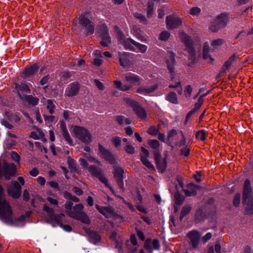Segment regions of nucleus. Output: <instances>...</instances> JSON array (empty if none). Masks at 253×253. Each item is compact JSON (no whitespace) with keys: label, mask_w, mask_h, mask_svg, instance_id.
<instances>
[{"label":"nucleus","mask_w":253,"mask_h":253,"mask_svg":"<svg viewBox=\"0 0 253 253\" xmlns=\"http://www.w3.org/2000/svg\"><path fill=\"white\" fill-rule=\"evenodd\" d=\"M73 203L71 202H68L65 205L66 212L71 217L80 220L84 223L88 224L90 222L89 219L83 211V205L81 204L76 205L72 208Z\"/></svg>","instance_id":"obj_1"},{"label":"nucleus","mask_w":253,"mask_h":253,"mask_svg":"<svg viewBox=\"0 0 253 253\" xmlns=\"http://www.w3.org/2000/svg\"><path fill=\"white\" fill-rule=\"evenodd\" d=\"M167 67L169 72L171 73V82L172 83L169 85V88H177V93L181 95L182 93L183 89L181 85V82L179 78L175 79L173 76V69L175 65L174 54L172 52H169L168 53L166 59Z\"/></svg>","instance_id":"obj_2"},{"label":"nucleus","mask_w":253,"mask_h":253,"mask_svg":"<svg viewBox=\"0 0 253 253\" xmlns=\"http://www.w3.org/2000/svg\"><path fill=\"white\" fill-rule=\"evenodd\" d=\"M3 189L0 185V216L5 221L12 220V211L9 204L3 199Z\"/></svg>","instance_id":"obj_3"},{"label":"nucleus","mask_w":253,"mask_h":253,"mask_svg":"<svg viewBox=\"0 0 253 253\" xmlns=\"http://www.w3.org/2000/svg\"><path fill=\"white\" fill-rule=\"evenodd\" d=\"M79 23L85 28L86 35H91L94 33V25L92 22V17L89 12L81 14L79 18Z\"/></svg>","instance_id":"obj_4"},{"label":"nucleus","mask_w":253,"mask_h":253,"mask_svg":"<svg viewBox=\"0 0 253 253\" xmlns=\"http://www.w3.org/2000/svg\"><path fill=\"white\" fill-rule=\"evenodd\" d=\"M114 30L117 34L119 43L122 44L126 49L135 51V47L137 42L130 38H126L118 26H115Z\"/></svg>","instance_id":"obj_5"},{"label":"nucleus","mask_w":253,"mask_h":253,"mask_svg":"<svg viewBox=\"0 0 253 253\" xmlns=\"http://www.w3.org/2000/svg\"><path fill=\"white\" fill-rule=\"evenodd\" d=\"M73 132L75 136L83 143H90L92 141V135L88 130L80 126H74Z\"/></svg>","instance_id":"obj_6"},{"label":"nucleus","mask_w":253,"mask_h":253,"mask_svg":"<svg viewBox=\"0 0 253 253\" xmlns=\"http://www.w3.org/2000/svg\"><path fill=\"white\" fill-rule=\"evenodd\" d=\"M180 39L185 44L186 49L189 53V59L191 63H193L196 59L195 51L193 47V43L189 36H187L185 33L182 32L180 34Z\"/></svg>","instance_id":"obj_7"},{"label":"nucleus","mask_w":253,"mask_h":253,"mask_svg":"<svg viewBox=\"0 0 253 253\" xmlns=\"http://www.w3.org/2000/svg\"><path fill=\"white\" fill-rule=\"evenodd\" d=\"M88 170L92 176L98 178L102 183L108 187L113 193L114 192V189L109 185L107 179L103 174L102 170L100 168H97L94 166H90L88 167Z\"/></svg>","instance_id":"obj_8"},{"label":"nucleus","mask_w":253,"mask_h":253,"mask_svg":"<svg viewBox=\"0 0 253 253\" xmlns=\"http://www.w3.org/2000/svg\"><path fill=\"white\" fill-rule=\"evenodd\" d=\"M100 35L101 41L100 42L103 46H108L111 42V38L109 35L108 29L106 24H102L100 27Z\"/></svg>","instance_id":"obj_9"},{"label":"nucleus","mask_w":253,"mask_h":253,"mask_svg":"<svg viewBox=\"0 0 253 253\" xmlns=\"http://www.w3.org/2000/svg\"><path fill=\"white\" fill-rule=\"evenodd\" d=\"M166 24L168 29L178 28L182 25V19L177 15L172 14L166 18Z\"/></svg>","instance_id":"obj_10"},{"label":"nucleus","mask_w":253,"mask_h":253,"mask_svg":"<svg viewBox=\"0 0 253 253\" xmlns=\"http://www.w3.org/2000/svg\"><path fill=\"white\" fill-rule=\"evenodd\" d=\"M186 236L189 239V242L191 245L192 248H197L201 238L200 233L196 230H192L189 232Z\"/></svg>","instance_id":"obj_11"},{"label":"nucleus","mask_w":253,"mask_h":253,"mask_svg":"<svg viewBox=\"0 0 253 253\" xmlns=\"http://www.w3.org/2000/svg\"><path fill=\"white\" fill-rule=\"evenodd\" d=\"M7 192L10 196L15 199L18 198L21 194V187L17 181H12L7 188Z\"/></svg>","instance_id":"obj_12"},{"label":"nucleus","mask_w":253,"mask_h":253,"mask_svg":"<svg viewBox=\"0 0 253 253\" xmlns=\"http://www.w3.org/2000/svg\"><path fill=\"white\" fill-rule=\"evenodd\" d=\"M124 173V169L120 167H115L114 171H113L114 176L117 179V182L119 188L123 192L125 191L124 182H123V174Z\"/></svg>","instance_id":"obj_13"},{"label":"nucleus","mask_w":253,"mask_h":253,"mask_svg":"<svg viewBox=\"0 0 253 253\" xmlns=\"http://www.w3.org/2000/svg\"><path fill=\"white\" fill-rule=\"evenodd\" d=\"M99 151L100 156L106 161H108L111 164L115 163L116 157L110 151L106 150L101 144H99Z\"/></svg>","instance_id":"obj_14"},{"label":"nucleus","mask_w":253,"mask_h":253,"mask_svg":"<svg viewBox=\"0 0 253 253\" xmlns=\"http://www.w3.org/2000/svg\"><path fill=\"white\" fill-rule=\"evenodd\" d=\"M43 210L46 212L48 218L52 222H60V217H63L65 216L63 213L55 214L53 210L46 204L44 205Z\"/></svg>","instance_id":"obj_15"},{"label":"nucleus","mask_w":253,"mask_h":253,"mask_svg":"<svg viewBox=\"0 0 253 253\" xmlns=\"http://www.w3.org/2000/svg\"><path fill=\"white\" fill-rule=\"evenodd\" d=\"M125 81L129 83L131 86V88L133 85H139L141 84L142 79L138 75L132 74L131 73H128L125 75Z\"/></svg>","instance_id":"obj_16"},{"label":"nucleus","mask_w":253,"mask_h":253,"mask_svg":"<svg viewBox=\"0 0 253 253\" xmlns=\"http://www.w3.org/2000/svg\"><path fill=\"white\" fill-rule=\"evenodd\" d=\"M157 88V84H154L150 86L142 85L137 88L136 92L144 95H150L155 91Z\"/></svg>","instance_id":"obj_17"},{"label":"nucleus","mask_w":253,"mask_h":253,"mask_svg":"<svg viewBox=\"0 0 253 253\" xmlns=\"http://www.w3.org/2000/svg\"><path fill=\"white\" fill-rule=\"evenodd\" d=\"M80 89L79 84L77 82L70 84L65 90L66 96L71 97L77 94Z\"/></svg>","instance_id":"obj_18"},{"label":"nucleus","mask_w":253,"mask_h":253,"mask_svg":"<svg viewBox=\"0 0 253 253\" xmlns=\"http://www.w3.org/2000/svg\"><path fill=\"white\" fill-rule=\"evenodd\" d=\"M251 191V182L249 179H246L243 187V203H246V201L249 200Z\"/></svg>","instance_id":"obj_19"},{"label":"nucleus","mask_w":253,"mask_h":253,"mask_svg":"<svg viewBox=\"0 0 253 253\" xmlns=\"http://www.w3.org/2000/svg\"><path fill=\"white\" fill-rule=\"evenodd\" d=\"M141 151L142 155L141 156V161L143 164L149 169H153V165L149 162L148 159L149 156V152L145 148L142 147Z\"/></svg>","instance_id":"obj_20"},{"label":"nucleus","mask_w":253,"mask_h":253,"mask_svg":"<svg viewBox=\"0 0 253 253\" xmlns=\"http://www.w3.org/2000/svg\"><path fill=\"white\" fill-rule=\"evenodd\" d=\"M96 208L107 218L110 217L114 214L113 209L110 207H101L97 205Z\"/></svg>","instance_id":"obj_21"},{"label":"nucleus","mask_w":253,"mask_h":253,"mask_svg":"<svg viewBox=\"0 0 253 253\" xmlns=\"http://www.w3.org/2000/svg\"><path fill=\"white\" fill-rule=\"evenodd\" d=\"M15 89L19 96L20 98H21L22 95H25L23 93L24 92H30V89L25 83H21L20 84H15Z\"/></svg>","instance_id":"obj_22"},{"label":"nucleus","mask_w":253,"mask_h":253,"mask_svg":"<svg viewBox=\"0 0 253 253\" xmlns=\"http://www.w3.org/2000/svg\"><path fill=\"white\" fill-rule=\"evenodd\" d=\"M118 57L120 65L124 68H127L129 64L128 54L125 52H119Z\"/></svg>","instance_id":"obj_23"},{"label":"nucleus","mask_w":253,"mask_h":253,"mask_svg":"<svg viewBox=\"0 0 253 253\" xmlns=\"http://www.w3.org/2000/svg\"><path fill=\"white\" fill-rule=\"evenodd\" d=\"M110 238L111 239L114 244H115L116 247L120 249L122 244V239L120 235L118 234L116 232H112L110 235Z\"/></svg>","instance_id":"obj_24"},{"label":"nucleus","mask_w":253,"mask_h":253,"mask_svg":"<svg viewBox=\"0 0 253 253\" xmlns=\"http://www.w3.org/2000/svg\"><path fill=\"white\" fill-rule=\"evenodd\" d=\"M39 67L37 64H34L31 66L25 68L23 72L24 77L27 78L35 74L37 72Z\"/></svg>","instance_id":"obj_25"},{"label":"nucleus","mask_w":253,"mask_h":253,"mask_svg":"<svg viewBox=\"0 0 253 253\" xmlns=\"http://www.w3.org/2000/svg\"><path fill=\"white\" fill-rule=\"evenodd\" d=\"M20 99L24 101L27 102L29 105H31L32 106L37 105L38 104L39 100L37 97L28 95H22L21 98Z\"/></svg>","instance_id":"obj_26"},{"label":"nucleus","mask_w":253,"mask_h":253,"mask_svg":"<svg viewBox=\"0 0 253 253\" xmlns=\"http://www.w3.org/2000/svg\"><path fill=\"white\" fill-rule=\"evenodd\" d=\"M133 110L135 113L137 117L141 120H144L146 118V113L144 109L139 104L134 106Z\"/></svg>","instance_id":"obj_27"},{"label":"nucleus","mask_w":253,"mask_h":253,"mask_svg":"<svg viewBox=\"0 0 253 253\" xmlns=\"http://www.w3.org/2000/svg\"><path fill=\"white\" fill-rule=\"evenodd\" d=\"M86 232L87 233L89 238V241L95 244L99 242L100 240V236L97 232L91 231L89 229L87 230Z\"/></svg>","instance_id":"obj_28"},{"label":"nucleus","mask_w":253,"mask_h":253,"mask_svg":"<svg viewBox=\"0 0 253 253\" xmlns=\"http://www.w3.org/2000/svg\"><path fill=\"white\" fill-rule=\"evenodd\" d=\"M209 49L210 48L209 44L207 42L205 43L203 51V58L209 62H211L213 61V59L210 56L209 53Z\"/></svg>","instance_id":"obj_29"},{"label":"nucleus","mask_w":253,"mask_h":253,"mask_svg":"<svg viewBox=\"0 0 253 253\" xmlns=\"http://www.w3.org/2000/svg\"><path fill=\"white\" fill-rule=\"evenodd\" d=\"M215 20L221 28L224 27L227 24V17L224 14L219 15Z\"/></svg>","instance_id":"obj_30"},{"label":"nucleus","mask_w":253,"mask_h":253,"mask_svg":"<svg viewBox=\"0 0 253 253\" xmlns=\"http://www.w3.org/2000/svg\"><path fill=\"white\" fill-rule=\"evenodd\" d=\"M166 99L173 104H177L178 103L177 95L174 92H170L167 94Z\"/></svg>","instance_id":"obj_31"},{"label":"nucleus","mask_w":253,"mask_h":253,"mask_svg":"<svg viewBox=\"0 0 253 253\" xmlns=\"http://www.w3.org/2000/svg\"><path fill=\"white\" fill-rule=\"evenodd\" d=\"M114 84L117 88L123 91L131 89L130 85H127L126 84L122 85L121 82L119 81H114Z\"/></svg>","instance_id":"obj_32"},{"label":"nucleus","mask_w":253,"mask_h":253,"mask_svg":"<svg viewBox=\"0 0 253 253\" xmlns=\"http://www.w3.org/2000/svg\"><path fill=\"white\" fill-rule=\"evenodd\" d=\"M116 121L120 125H129L131 123V121L128 118H126L123 116H119L116 118Z\"/></svg>","instance_id":"obj_33"},{"label":"nucleus","mask_w":253,"mask_h":253,"mask_svg":"<svg viewBox=\"0 0 253 253\" xmlns=\"http://www.w3.org/2000/svg\"><path fill=\"white\" fill-rule=\"evenodd\" d=\"M174 199L175 204L178 205H181L183 203L184 199L183 196L178 192L175 193Z\"/></svg>","instance_id":"obj_34"},{"label":"nucleus","mask_w":253,"mask_h":253,"mask_svg":"<svg viewBox=\"0 0 253 253\" xmlns=\"http://www.w3.org/2000/svg\"><path fill=\"white\" fill-rule=\"evenodd\" d=\"M198 187L194 185L191 188L184 190V193L187 196H195L197 194V189Z\"/></svg>","instance_id":"obj_35"},{"label":"nucleus","mask_w":253,"mask_h":253,"mask_svg":"<svg viewBox=\"0 0 253 253\" xmlns=\"http://www.w3.org/2000/svg\"><path fill=\"white\" fill-rule=\"evenodd\" d=\"M158 169L161 171L163 172L167 167V163L165 159H161L158 162H156Z\"/></svg>","instance_id":"obj_36"},{"label":"nucleus","mask_w":253,"mask_h":253,"mask_svg":"<svg viewBox=\"0 0 253 253\" xmlns=\"http://www.w3.org/2000/svg\"><path fill=\"white\" fill-rule=\"evenodd\" d=\"M62 135L67 142V143L70 146H73V142L70 137V135L68 131V130L61 132Z\"/></svg>","instance_id":"obj_37"},{"label":"nucleus","mask_w":253,"mask_h":253,"mask_svg":"<svg viewBox=\"0 0 253 253\" xmlns=\"http://www.w3.org/2000/svg\"><path fill=\"white\" fill-rule=\"evenodd\" d=\"M135 47V52H140L141 53H144L147 50V46L146 45L144 44H142L137 42L136 43V46Z\"/></svg>","instance_id":"obj_38"},{"label":"nucleus","mask_w":253,"mask_h":253,"mask_svg":"<svg viewBox=\"0 0 253 253\" xmlns=\"http://www.w3.org/2000/svg\"><path fill=\"white\" fill-rule=\"evenodd\" d=\"M207 94L203 95L202 96H200L197 102H196L195 104L193 112H196L200 108L201 106H202L204 102L203 97L207 95Z\"/></svg>","instance_id":"obj_39"},{"label":"nucleus","mask_w":253,"mask_h":253,"mask_svg":"<svg viewBox=\"0 0 253 253\" xmlns=\"http://www.w3.org/2000/svg\"><path fill=\"white\" fill-rule=\"evenodd\" d=\"M47 109L48 110L50 114H52L55 109V105L53 103V101L50 99L47 100Z\"/></svg>","instance_id":"obj_40"},{"label":"nucleus","mask_w":253,"mask_h":253,"mask_svg":"<svg viewBox=\"0 0 253 253\" xmlns=\"http://www.w3.org/2000/svg\"><path fill=\"white\" fill-rule=\"evenodd\" d=\"M220 29V27L218 25L215 20L212 21L209 26V29L212 32H217Z\"/></svg>","instance_id":"obj_41"},{"label":"nucleus","mask_w":253,"mask_h":253,"mask_svg":"<svg viewBox=\"0 0 253 253\" xmlns=\"http://www.w3.org/2000/svg\"><path fill=\"white\" fill-rule=\"evenodd\" d=\"M132 30L133 35L135 36L137 38L142 42H145L146 41V39L141 35L140 29L133 27Z\"/></svg>","instance_id":"obj_42"},{"label":"nucleus","mask_w":253,"mask_h":253,"mask_svg":"<svg viewBox=\"0 0 253 253\" xmlns=\"http://www.w3.org/2000/svg\"><path fill=\"white\" fill-rule=\"evenodd\" d=\"M191 210V207L189 206H184L181 211V214L180 216V220H182L183 218Z\"/></svg>","instance_id":"obj_43"},{"label":"nucleus","mask_w":253,"mask_h":253,"mask_svg":"<svg viewBox=\"0 0 253 253\" xmlns=\"http://www.w3.org/2000/svg\"><path fill=\"white\" fill-rule=\"evenodd\" d=\"M63 217H60V222L55 221L54 223H56L58 225L60 226L61 228H62L65 231L67 232H70L72 230V228L70 225H63L62 223Z\"/></svg>","instance_id":"obj_44"},{"label":"nucleus","mask_w":253,"mask_h":253,"mask_svg":"<svg viewBox=\"0 0 253 253\" xmlns=\"http://www.w3.org/2000/svg\"><path fill=\"white\" fill-rule=\"evenodd\" d=\"M170 37V33L166 31L162 32L159 36V40L162 41H165L169 39Z\"/></svg>","instance_id":"obj_45"},{"label":"nucleus","mask_w":253,"mask_h":253,"mask_svg":"<svg viewBox=\"0 0 253 253\" xmlns=\"http://www.w3.org/2000/svg\"><path fill=\"white\" fill-rule=\"evenodd\" d=\"M64 197L66 199L70 200L74 202L77 203L79 202V199L77 197L72 196L68 192H65L64 193Z\"/></svg>","instance_id":"obj_46"},{"label":"nucleus","mask_w":253,"mask_h":253,"mask_svg":"<svg viewBox=\"0 0 253 253\" xmlns=\"http://www.w3.org/2000/svg\"><path fill=\"white\" fill-rule=\"evenodd\" d=\"M196 138L204 141L206 139V134L204 130H200L198 131L196 134Z\"/></svg>","instance_id":"obj_47"},{"label":"nucleus","mask_w":253,"mask_h":253,"mask_svg":"<svg viewBox=\"0 0 253 253\" xmlns=\"http://www.w3.org/2000/svg\"><path fill=\"white\" fill-rule=\"evenodd\" d=\"M224 42V40L222 39H218L213 41L211 43V45L214 48L221 45Z\"/></svg>","instance_id":"obj_48"},{"label":"nucleus","mask_w":253,"mask_h":253,"mask_svg":"<svg viewBox=\"0 0 253 253\" xmlns=\"http://www.w3.org/2000/svg\"><path fill=\"white\" fill-rule=\"evenodd\" d=\"M149 145L150 146L154 149H156L159 147L160 143L157 140H150L148 142Z\"/></svg>","instance_id":"obj_49"},{"label":"nucleus","mask_w":253,"mask_h":253,"mask_svg":"<svg viewBox=\"0 0 253 253\" xmlns=\"http://www.w3.org/2000/svg\"><path fill=\"white\" fill-rule=\"evenodd\" d=\"M82 155L84 157L86 158L88 162H91V163H96L98 164H100V162L97 159H96L94 157L91 156H89L85 153H83Z\"/></svg>","instance_id":"obj_50"},{"label":"nucleus","mask_w":253,"mask_h":253,"mask_svg":"<svg viewBox=\"0 0 253 253\" xmlns=\"http://www.w3.org/2000/svg\"><path fill=\"white\" fill-rule=\"evenodd\" d=\"M231 65V64L230 63V62L227 60L223 65L220 71V73L222 74L225 73L229 69Z\"/></svg>","instance_id":"obj_51"},{"label":"nucleus","mask_w":253,"mask_h":253,"mask_svg":"<svg viewBox=\"0 0 253 253\" xmlns=\"http://www.w3.org/2000/svg\"><path fill=\"white\" fill-rule=\"evenodd\" d=\"M192 91V88L191 85H188L184 89V92L186 97H190Z\"/></svg>","instance_id":"obj_52"},{"label":"nucleus","mask_w":253,"mask_h":253,"mask_svg":"<svg viewBox=\"0 0 253 253\" xmlns=\"http://www.w3.org/2000/svg\"><path fill=\"white\" fill-rule=\"evenodd\" d=\"M144 247L148 252L152 253L153 252L150 240H146L145 241Z\"/></svg>","instance_id":"obj_53"},{"label":"nucleus","mask_w":253,"mask_h":253,"mask_svg":"<svg viewBox=\"0 0 253 253\" xmlns=\"http://www.w3.org/2000/svg\"><path fill=\"white\" fill-rule=\"evenodd\" d=\"M134 17L139 20L140 22L144 23L146 24V19L144 15L141 14V13H135L134 14Z\"/></svg>","instance_id":"obj_54"},{"label":"nucleus","mask_w":253,"mask_h":253,"mask_svg":"<svg viewBox=\"0 0 253 253\" xmlns=\"http://www.w3.org/2000/svg\"><path fill=\"white\" fill-rule=\"evenodd\" d=\"M1 124L2 126L9 129H11L13 127V126L5 119H2L1 120Z\"/></svg>","instance_id":"obj_55"},{"label":"nucleus","mask_w":253,"mask_h":253,"mask_svg":"<svg viewBox=\"0 0 253 253\" xmlns=\"http://www.w3.org/2000/svg\"><path fill=\"white\" fill-rule=\"evenodd\" d=\"M125 151L129 154H133L134 152V148L129 143H127L125 148Z\"/></svg>","instance_id":"obj_56"},{"label":"nucleus","mask_w":253,"mask_h":253,"mask_svg":"<svg viewBox=\"0 0 253 253\" xmlns=\"http://www.w3.org/2000/svg\"><path fill=\"white\" fill-rule=\"evenodd\" d=\"M125 100L126 102V104H127L130 106H131L132 109L134 108V106H136V105H137V104H138V103L137 102H136L129 98H126L125 99Z\"/></svg>","instance_id":"obj_57"},{"label":"nucleus","mask_w":253,"mask_h":253,"mask_svg":"<svg viewBox=\"0 0 253 253\" xmlns=\"http://www.w3.org/2000/svg\"><path fill=\"white\" fill-rule=\"evenodd\" d=\"M240 194L239 193H237L234 198L233 200V204L235 206L237 207L239 206L240 203Z\"/></svg>","instance_id":"obj_58"},{"label":"nucleus","mask_w":253,"mask_h":253,"mask_svg":"<svg viewBox=\"0 0 253 253\" xmlns=\"http://www.w3.org/2000/svg\"><path fill=\"white\" fill-rule=\"evenodd\" d=\"M112 142L116 147H118L121 145V138L119 137H114L112 139Z\"/></svg>","instance_id":"obj_59"},{"label":"nucleus","mask_w":253,"mask_h":253,"mask_svg":"<svg viewBox=\"0 0 253 253\" xmlns=\"http://www.w3.org/2000/svg\"><path fill=\"white\" fill-rule=\"evenodd\" d=\"M153 3L149 2L148 5L147 16L150 17L153 14Z\"/></svg>","instance_id":"obj_60"},{"label":"nucleus","mask_w":253,"mask_h":253,"mask_svg":"<svg viewBox=\"0 0 253 253\" xmlns=\"http://www.w3.org/2000/svg\"><path fill=\"white\" fill-rule=\"evenodd\" d=\"M46 200L51 205L57 206L58 202L56 199L51 197H47Z\"/></svg>","instance_id":"obj_61"},{"label":"nucleus","mask_w":253,"mask_h":253,"mask_svg":"<svg viewBox=\"0 0 253 253\" xmlns=\"http://www.w3.org/2000/svg\"><path fill=\"white\" fill-rule=\"evenodd\" d=\"M102 62L103 60L102 59V58L98 57L95 58L93 60L92 64L95 66H99L102 64Z\"/></svg>","instance_id":"obj_62"},{"label":"nucleus","mask_w":253,"mask_h":253,"mask_svg":"<svg viewBox=\"0 0 253 253\" xmlns=\"http://www.w3.org/2000/svg\"><path fill=\"white\" fill-rule=\"evenodd\" d=\"M177 134V132L175 129H171L168 133V139L169 140H171L172 138Z\"/></svg>","instance_id":"obj_63"},{"label":"nucleus","mask_w":253,"mask_h":253,"mask_svg":"<svg viewBox=\"0 0 253 253\" xmlns=\"http://www.w3.org/2000/svg\"><path fill=\"white\" fill-rule=\"evenodd\" d=\"M11 157L13 160H14L16 162H19L20 161V156L19 155L15 152H12L11 153Z\"/></svg>","instance_id":"obj_64"}]
</instances>
